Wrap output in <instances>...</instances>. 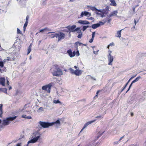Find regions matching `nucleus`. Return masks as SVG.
Returning <instances> with one entry per match:
<instances>
[{"instance_id":"f257e3e1","label":"nucleus","mask_w":146,"mask_h":146,"mask_svg":"<svg viewBox=\"0 0 146 146\" xmlns=\"http://www.w3.org/2000/svg\"><path fill=\"white\" fill-rule=\"evenodd\" d=\"M39 124L42 127L44 128H48L49 126H51L54 124H56L55 127H58L60 126V121L59 120H57L55 122L51 123L40 121L39 122Z\"/></svg>"},{"instance_id":"f03ea898","label":"nucleus","mask_w":146,"mask_h":146,"mask_svg":"<svg viewBox=\"0 0 146 146\" xmlns=\"http://www.w3.org/2000/svg\"><path fill=\"white\" fill-rule=\"evenodd\" d=\"M50 71L53 76H59L62 75L63 72L57 66H54L50 69Z\"/></svg>"},{"instance_id":"7ed1b4c3","label":"nucleus","mask_w":146,"mask_h":146,"mask_svg":"<svg viewBox=\"0 0 146 146\" xmlns=\"http://www.w3.org/2000/svg\"><path fill=\"white\" fill-rule=\"evenodd\" d=\"M117 13L118 11L117 10L111 12L109 15L105 18L104 20H102V21H101V25H104L106 22L108 23H110L111 20V19L110 18L113 16H117Z\"/></svg>"},{"instance_id":"20e7f679","label":"nucleus","mask_w":146,"mask_h":146,"mask_svg":"<svg viewBox=\"0 0 146 146\" xmlns=\"http://www.w3.org/2000/svg\"><path fill=\"white\" fill-rule=\"evenodd\" d=\"M17 117V116H15L13 117H10L7 118L5 119H4L3 120L2 123V125L5 126L8 125L10 123V121H13Z\"/></svg>"},{"instance_id":"39448f33","label":"nucleus","mask_w":146,"mask_h":146,"mask_svg":"<svg viewBox=\"0 0 146 146\" xmlns=\"http://www.w3.org/2000/svg\"><path fill=\"white\" fill-rule=\"evenodd\" d=\"M40 137L39 136H36V133H33V135H32V137L33 138V139H31V140L29 141L27 143V145L26 146H27L28 144L31 143H34L36 142Z\"/></svg>"},{"instance_id":"423d86ee","label":"nucleus","mask_w":146,"mask_h":146,"mask_svg":"<svg viewBox=\"0 0 146 146\" xmlns=\"http://www.w3.org/2000/svg\"><path fill=\"white\" fill-rule=\"evenodd\" d=\"M109 7L106 6V8L102 10H101V17H103L106 16L109 13Z\"/></svg>"},{"instance_id":"0eeeda50","label":"nucleus","mask_w":146,"mask_h":146,"mask_svg":"<svg viewBox=\"0 0 146 146\" xmlns=\"http://www.w3.org/2000/svg\"><path fill=\"white\" fill-rule=\"evenodd\" d=\"M69 70L72 74H74L76 76H79L81 75L82 72L81 70H80L79 68L74 70L72 68H70Z\"/></svg>"},{"instance_id":"6e6552de","label":"nucleus","mask_w":146,"mask_h":146,"mask_svg":"<svg viewBox=\"0 0 146 146\" xmlns=\"http://www.w3.org/2000/svg\"><path fill=\"white\" fill-rule=\"evenodd\" d=\"M65 37V34L63 33L59 32L58 33H56V38H58V42L64 39Z\"/></svg>"},{"instance_id":"1a4fd4ad","label":"nucleus","mask_w":146,"mask_h":146,"mask_svg":"<svg viewBox=\"0 0 146 146\" xmlns=\"http://www.w3.org/2000/svg\"><path fill=\"white\" fill-rule=\"evenodd\" d=\"M52 85L51 84H49L48 85H46L42 86V89L43 90H45L48 93H50V89Z\"/></svg>"},{"instance_id":"9d476101","label":"nucleus","mask_w":146,"mask_h":146,"mask_svg":"<svg viewBox=\"0 0 146 146\" xmlns=\"http://www.w3.org/2000/svg\"><path fill=\"white\" fill-rule=\"evenodd\" d=\"M91 15V13L86 11H84L82 12L80 17L79 18H81L84 16H86L88 17H90Z\"/></svg>"},{"instance_id":"9b49d317","label":"nucleus","mask_w":146,"mask_h":146,"mask_svg":"<svg viewBox=\"0 0 146 146\" xmlns=\"http://www.w3.org/2000/svg\"><path fill=\"white\" fill-rule=\"evenodd\" d=\"M97 120L96 119H94L92 121H89L86 123L84 125V127L82 128L80 132H82L86 127L88 125H89L94 122L96 120Z\"/></svg>"},{"instance_id":"f8f14e48","label":"nucleus","mask_w":146,"mask_h":146,"mask_svg":"<svg viewBox=\"0 0 146 146\" xmlns=\"http://www.w3.org/2000/svg\"><path fill=\"white\" fill-rule=\"evenodd\" d=\"M108 58L109 61V63H108L109 65H112V62L113 60V56H108Z\"/></svg>"},{"instance_id":"ddd939ff","label":"nucleus","mask_w":146,"mask_h":146,"mask_svg":"<svg viewBox=\"0 0 146 146\" xmlns=\"http://www.w3.org/2000/svg\"><path fill=\"white\" fill-rule=\"evenodd\" d=\"M78 23L82 25H88L90 24L89 21L86 20H79Z\"/></svg>"},{"instance_id":"4468645a","label":"nucleus","mask_w":146,"mask_h":146,"mask_svg":"<svg viewBox=\"0 0 146 146\" xmlns=\"http://www.w3.org/2000/svg\"><path fill=\"white\" fill-rule=\"evenodd\" d=\"M87 7L89 8L90 9L93 11H98L99 12H100V9H98L95 7H91L89 6H88Z\"/></svg>"},{"instance_id":"2eb2a0df","label":"nucleus","mask_w":146,"mask_h":146,"mask_svg":"<svg viewBox=\"0 0 146 146\" xmlns=\"http://www.w3.org/2000/svg\"><path fill=\"white\" fill-rule=\"evenodd\" d=\"M100 23V22H99V23L93 24L91 27L93 29H95L100 26V24L99 23Z\"/></svg>"},{"instance_id":"dca6fc26","label":"nucleus","mask_w":146,"mask_h":146,"mask_svg":"<svg viewBox=\"0 0 146 146\" xmlns=\"http://www.w3.org/2000/svg\"><path fill=\"white\" fill-rule=\"evenodd\" d=\"M5 80L4 78H0V83L3 86H5Z\"/></svg>"},{"instance_id":"f3484780","label":"nucleus","mask_w":146,"mask_h":146,"mask_svg":"<svg viewBox=\"0 0 146 146\" xmlns=\"http://www.w3.org/2000/svg\"><path fill=\"white\" fill-rule=\"evenodd\" d=\"M110 1L111 3L110 4V5L115 7L116 6L117 4L115 0H110Z\"/></svg>"},{"instance_id":"a211bd4d","label":"nucleus","mask_w":146,"mask_h":146,"mask_svg":"<svg viewBox=\"0 0 146 146\" xmlns=\"http://www.w3.org/2000/svg\"><path fill=\"white\" fill-rule=\"evenodd\" d=\"M95 32H93L92 33V38L90 40H89V42L90 43H92L93 42L94 36H95Z\"/></svg>"},{"instance_id":"6ab92c4d","label":"nucleus","mask_w":146,"mask_h":146,"mask_svg":"<svg viewBox=\"0 0 146 146\" xmlns=\"http://www.w3.org/2000/svg\"><path fill=\"white\" fill-rule=\"evenodd\" d=\"M122 30V29L121 30H120V31H117V35H116V37H119V38H120L121 37V31Z\"/></svg>"},{"instance_id":"aec40b11","label":"nucleus","mask_w":146,"mask_h":146,"mask_svg":"<svg viewBox=\"0 0 146 146\" xmlns=\"http://www.w3.org/2000/svg\"><path fill=\"white\" fill-rule=\"evenodd\" d=\"M51 31V29H49L47 28H45L40 30L39 31V32H42L43 31Z\"/></svg>"},{"instance_id":"412c9836","label":"nucleus","mask_w":146,"mask_h":146,"mask_svg":"<svg viewBox=\"0 0 146 146\" xmlns=\"http://www.w3.org/2000/svg\"><path fill=\"white\" fill-rule=\"evenodd\" d=\"M91 27L89 25L87 26H82V30L83 31H84L86 29L88 28Z\"/></svg>"},{"instance_id":"4be33fe9","label":"nucleus","mask_w":146,"mask_h":146,"mask_svg":"<svg viewBox=\"0 0 146 146\" xmlns=\"http://www.w3.org/2000/svg\"><path fill=\"white\" fill-rule=\"evenodd\" d=\"M31 44L28 48L27 55H28L30 52L31 50Z\"/></svg>"},{"instance_id":"5701e85b","label":"nucleus","mask_w":146,"mask_h":146,"mask_svg":"<svg viewBox=\"0 0 146 146\" xmlns=\"http://www.w3.org/2000/svg\"><path fill=\"white\" fill-rule=\"evenodd\" d=\"M67 52L69 54V55L71 57L74 56V55L73 56L72 55V52L71 50H68L67 51Z\"/></svg>"},{"instance_id":"b1692460","label":"nucleus","mask_w":146,"mask_h":146,"mask_svg":"<svg viewBox=\"0 0 146 146\" xmlns=\"http://www.w3.org/2000/svg\"><path fill=\"white\" fill-rule=\"evenodd\" d=\"M56 33L54 34H52L49 35V36L50 38H53L54 37H56Z\"/></svg>"},{"instance_id":"393cba45","label":"nucleus","mask_w":146,"mask_h":146,"mask_svg":"<svg viewBox=\"0 0 146 146\" xmlns=\"http://www.w3.org/2000/svg\"><path fill=\"white\" fill-rule=\"evenodd\" d=\"M53 102L54 103L56 104L59 103L60 104H62L61 102L60 101H59V100H54L53 101Z\"/></svg>"},{"instance_id":"a878e982","label":"nucleus","mask_w":146,"mask_h":146,"mask_svg":"<svg viewBox=\"0 0 146 146\" xmlns=\"http://www.w3.org/2000/svg\"><path fill=\"white\" fill-rule=\"evenodd\" d=\"M140 78V76L138 77H137L136 78L135 80H134L132 81V83H135L136 82L138 81Z\"/></svg>"},{"instance_id":"bb28decb","label":"nucleus","mask_w":146,"mask_h":146,"mask_svg":"<svg viewBox=\"0 0 146 146\" xmlns=\"http://www.w3.org/2000/svg\"><path fill=\"white\" fill-rule=\"evenodd\" d=\"M27 25H28L27 22V21L26 22L24 25V27H23V30H24V31H25V30L26 29V27L27 26Z\"/></svg>"},{"instance_id":"cd10ccee","label":"nucleus","mask_w":146,"mask_h":146,"mask_svg":"<svg viewBox=\"0 0 146 146\" xmlns=\"http://www.w3.org/2000/svg\"><path fill=\"white\" fill-rule=\"evenodd\" d=\"M44 111L43 108L42 107H40L37 110V111L38 112H40L42 111Z\"/></svg>"},{"instance_id":"c85d7f7f","label":"nucleus","mask_w":146,"mask_h":146,"mask_svg":"<svg viewBox=\"0 0 146 146\" xmlns=\"http://www.w3.org/2000/svg\"><path fill=\"white\" fill-rule=\"evenodd\" d=\"M100 90H98L97 91V92H96V95L94 97V99H96V98H98V94L100 92Z\"/></svg>"},{"instance_id":"c756f323","label":"nucleus","mask_w":146,"mask_h":146,"mask_svg":"<svg viewBox=\"0 0 146 146\" xmlns=\"http://www.w3.org/2000/svg\"><path fill=\"white\" fill-rule=\"evenodd\" d=\"M139 21V19H137V21H136L135 19H134V23H135V25H134V28H135V26L136 23L138 22Z\"/></svg>"},{"instance_id":"7c9ffc66","label":"nucleus","mask_w":146,"mask_h":146,"mask_svg":"<svg viewBox=\"0 0 146 146\" xmlns=\"http://www.w3.org/2000/svg\"><path fill=\"white\" fill-rule=\"evenodd\" d=\"M76 27V26L75 25H73L71 26L70 28V29L72 30H74Z\"/></svg>"},{"instance_id":"2f4dec72","label":"nucleus","mask_w":146,"mask_h":146,"mask_svg":"<svg viewBox=\"0 0 146 146\" xmlns=\"http://www.w3.org/2000/svg\"><path fill=\"white\" fill-rule=\"evenodd\" d=\"M66 28L67 29H68L67 31H66V32H68L70 29L71 27L70 26H68L67 27H66Z\"/></svg>"},{"instance_id":"473e14b6","label":"nucleus","mask_w":146,"mask_h":146,"mask_svg":"<svg viewBox=\"0 0 146 146\" xmlns=\"http://www.w3.org/2000/svg\"><path fill=\"white\" fill-rule=\"evenodd\" d=\"M17 34H21V33H22L21 32V31L20 30V29L18 28H17Z\"/></svg>"},{"instance_id":"72a5a7b5","label":"nucleus","mask_w":146,"mask_h":146,"mask_svg":"<svg viewBox=\"0 0 146 146\" xmlns=\"http://www.w3.org/2000/svg\"><path fill=\"white\" fill-rule=\"evenodd\" d=\"M4 66L3 62H2L0 61V66L1 67H3Z\"/></svg>"},{"instance_id":"f704fd0d","label":"nucleus","mask_w":146,"mask_h":146,"mask_svg":"<svg viewBox=\"0 0 146 146\" xmlns=\"http://www.w3.org/2000/svg\"><path fill=\"white\" fill-rule=\"evenodd\" d=\"M80 28L78 27V28H77L76 29L72 31H72V32L77 31H78V30H80Z\"/></svg>"},{"instance_id":"c9c22d12","label":"nucleus","mask_w":146,"mask_h":146,"mask_svg":"<svg viewBox=\"0 0 146 146\" xmlns=\"http://www.w3.org/2000/svg\"><path fill=\"white\" fill-rule=\"evenodd\" d=\"M82 35V33L79 34L78 36L77 37L78 38H81Z\"/></svg>"},{"instance_id":"e433bc0d","label":"nucleus","mask_w":146,"mask_h":146,"mask_svg":"<svg viewBox=\"0 0 146 146\" xmlns=\"http://www.w3.org/2000/svg\"><path fill=\"white\" fill-rule=\"evenodd\" d=\"M3 104H0V111H3L2 110Z\"/></svg>"},{"instance_id":"4c0bfd02","label":"nucleus","mask_w":146,"mask_h":146,"mask_svg":"<svg viewBox=\"0 0 146 146\" xmlns=\"http://www.w3.org/2000/svg\"><path fill=\"white\" fill-rule=\"evenodd\" d=\"M133 83H132V82L131 83V84H130V85L129 86V87L128 88V90H127V91L126 92V93H127L130 89V88H131V86H132L133 84Z\"/></svg>"},{"instance_id":"58836bf2","label":"nucleus","mask_w":146,"mask_h":146,"mask_svg":"<svg viewBox=\"0 0 146 146\" xmlns=\"http://www.w3.org/2000/svg\"><path fill=\"white\" fill-rule=\"evenodd\" d=\"M75 44H76V45H80L81 44H82V43H80L79 42H76L75 43Z\"/></svg>"},{"instance_id":"ea45409f","label":"nucleus","mask_w":146,"mask_h":146,"mask_svg":"<svg viewBox=\"0 0 146 146\" xmlns=\"http://www.w3.org/2000/svg\"><path fill=\"white\" fill-rule=\"evenodd\" d=\"M26 115H27L26 114H24L22 115L21 117L23 118H26Z\"/></svg>"},{"instance_id":"a19ab883","label":"nucleus","mask_w":146,"mask_h":146,"mask_svg":"<svg viewBox=\"0 0 146 146\" xmlns=\"http://www.w3.org/2000/svg\"><path fill=\"white\" fill-rule=\"evenodd\" d=\"M126 87V86H125L121 90V92H122L124 90L125 88Z\"/></svg>"},{"instance_id":"79ce46f5","label":"nucleus","mask_w":146,"mask_h":146,"mask_svg":"<svg viewBox=\"0 0 146 146\" xmlns=\"http://www.w3.org/2000/svg\"><path fill=\"white\" fill-rule=\"evenodd\" d=\"M126 87V86H125L121 90V92H122L124 90L125 88Z\"/></svg>"},{"instance_id":"37998d69","label":"nucleus","mask_w":146,"mask_h":146,"mask_svg":"<svg viewBox=\"0 0 146 146\" xmlns=\"http://www.w3.org/2000/svg\"><path fill=\"white\" fill-rule=\"evenodd\" d=\"M111 51L110 50H109L108 53L109 54L108 56H111Z\"/></svg>"},{"instance_id":"c03bdc74","label":"nucleus","mask_w":146,"mask_h":146,"mask_svg":"<svg viewBox=\"0 0 146 146\" xmlns=\"http://www.w3.org/2000/svg\"><path fill=\"white\" fill-rule=\"evenodd\" d=\"M3 111H0V117H2V114H3Z\"/></svg>"},{"instance_id":"a18cd8bd","label":"nucleus","mask_w":146,"mask_h":146,"mask_svg":"<svg viewBox=\"0 0 146 146\" xmlns=\"http://www.w3.org/2000/svg\"><path fill=\"white\" fill-rule=\"evenodd\" d=\"M114 44L113 42H112L110 44V45L111 46H114Z\"/></svg>"},{"instance_id":"49530a36","label":"nucleus","mask_w":146,"mask_h":146,"mask_svg":"<svg viewBox=\"0 0 146 146\" xmlns=\"http://www.w3.org/2000/svg\"><path fill=\"white\" fill-rule=\"evenodd\" d=\"M31 117L30 116H28L26 118L29 119H31Z\"/></svg>"},{"instance_id":"de8ad7c7","label":"nucleus","mask_w":146,"mask_h":146,"mask_svg":"<svg viewBox=\"0 0 146 146\" xmlns=\"http://www.w3.org/2000/svg\"><path fill=\"white\" fill-rule=\"evenodd\" d=\"M137 75V74H136L135 75V76H132L130 78V79L131 80L132 78H134Z\"/></svg>"},{"instance_id":"09e8293b","label":"nucleus","mask_w":146,"mask_h":146,"mask_svg":"<svg viewBox=\"0 0 146 146\" xmlns=\"http://www.w3.org/2000/svg\"><path fill=\"white\" fill-rule=\"evenodd\" d=\"M78 31L77 32L79 34L81 33H82L80 30H78V31Z\"/></svg>"},{"instance_id":"8fccbe9b","label":"nucleus","mask_w":146,"mask_h":146,"mask_svg":"<svg viewBox=\"0 0 146 146\" xmlns=\"http://www.w3.org/2000/svg\"><path fill=\"white\" fill-rule=\"evenodd\" d=\"M125 135H124L122 137H121L120 138V139H119V141H121L123 138H124V136Z\"/></svg>"},{"instance_id":"3c124183","label":"nucleus","mask_w":146,"mask_h":146,"mask_svg":"<svg viewBox=\"0 0 146 146\" xmlns=\"http://www.w3.org/2000/svg\"><path fill=\"white\" fill-rule=\"evenodd\" d=\"M99 51V50H98L97 51H94V54H97V52Z\"/></svg>"},{"instance_id":"603ef678","label":"nucleus","mask_w":146,"mask_h":146,"mask_svg":"<svg viewBox=\"0 0 146 146\" xmlns=\"http://www.w3.org/2000/svg\"><path fill=\"white\" fill-rule=\"evenodd\" d=\"M5 92L6 94H7V89L6 88H5Z\"/></svg>"},{"instance_id":"864d4df0","label":"nucleus","mask_w":146,"mask_h":146,"mask_svg":"<svg viewBox=\"0 0 146 146\" xmlns=\"http://www.w3.org/2000/svg\"><path fill=\"white\" fill-rule=\"evenodd\" d=\"M30 113V112L29 111H25V113Z\"/></svg>"},{"instance_id":"5fc2aeb1","label":"nucleus","mask_w":146,"mask_h":146,"mask_svg":"<svg viewBox=\"0 0 146 146\" xmlns=\"http://www.w3.org/2000/svg\"><path fill=\"white\" fill-rule=\"evenodd\" d=\"M28 19L27 17L26 18V22L27 21V23H28Z\"/></svg>"},{"instance_id":"6e6d98bb","label":"nucleus","mask_w":146,"mask_h":146,"mask_svg":"<svg viewBox=\"0 0 146 146\" xmlns=\"http://www.w3.org/2000/svg\"><path fill=\"white\" fill-rule=\"evenodd\" d=\"M89 19L91 20H93V19H94V18L91 17H90Z\"/></svg>"},{"instance_id":"4d7b16f0","label":"nucleus","mask_w":146,"mask_h":146,"mask_svg":"<svg viewBox=\"0 0 146 146\" xmlns=\"http://www.w3.org/2000/svg\"><path fill=\"white\" fill-rule=\"evenodd\" d=\"M46 1H44V0H43V2L42 3V4H45V2Z\"/></svg>"},{"instance_id":"13d9d810","label":"nucleus","mask_w":146,"mask_h":146,"mask_svg":"<svg viewBox=\"0 0 146 146\" xmlns=\"http://www.w3.org/2000/svg\"><path fill=\"white\" fill-rule=\"evenodd\" d=\"M10 58L9 57H8L7 58V60H9V59Z\"/></svg>"},{"instance_id":"bf43d9fd","label":"nucleus","mask_w":146,"mask_h":146,"mask_svg":"<svg viewBox=\"0 0 146 146\" xmlns=\"http://www.w3.org/2000/svg\"><path fill=\"white\" fill-rule=\"evenodd\" d=\"M131 116H133V113L132 112L131 113Z\"/></svg>"},{"instance_id":"052dcab7","label":"nucleus","mask_w":146,"mask_h":146,"mask_svg":"<svg viewBox=\"0 0 146 146\" xmlns=\"http://www.w3.org/2000/svg\"><path fill=\"white\" fill-rule=\"evenodd\" d=\"M7 84L8 85H9V82L8 80H7Z\"/></svg>"},{"instance_id":"680f3d73","label":"nucleus","mask_w":146,"mask_h":146,"mask_svg":"<svg viewBox=\"0 0 146 146\" xmlns=\"http://www.w3.org/2000/svg\"><path fill=\"white\" fill-rule=\"evenodd\" d=\"M91 78H92V79H93V80H96V79H95V78H93V77H91Z\"/></svg>"},{"instance_id":"e2e57ef3","label":"nucleus","mask_w":146,"mask_h":146,"mask_svg":"<svg viewBox=\"0 0 146 146\" xmlns=\"http://www.w3.org/2000/svg\"><path fill=\"white\" fill-rule=\"evenodd\" d=\"M78 68V67H77L76 66H74V68H75V69H76V68Z\"/></svg>"},{"instance_id":"0e129e2a","label":"nucleus","mask_w":146,"mask_h":146,"mask_svg":"<svg viewBox=\"0 0 146 146\" xmlns=\"http://www.w3.org/2000/svg\"><path fill=\"white\" fill-rule=\"evenodd\" d=\"M12 88L11 86H10L9 87V90H10Z\"/></svg>"},{"instance_id":"69168bd1","label":"nucleus","mask_w":146,"mask_h":146,"mask_svg":"<svg viewBox=\"0 0 146 146\" xmlns=\"http://www.w3.org/2000/svg\"><path fill=\"white\" fill-rule=\"evenodd\" d=\"M54 33V32H49L48 33L49 34V33Z\"/></svg>"},{"instance_id":"338daca9","label":"nucleus","mask_w":146,"mask_h":146,"mask_svg":"<svg viewBox=\"0 0 146 146\" xmlns=\"http://www.w3.org/2000/svg\"><path fill=\"white\" fill-rule=\"evenodd\" d=\"M128 82H127V83H126V84H125V86H127V85H128Z\"/></svg>"},{"instance_id":"774afa93","label":"nucleus","mask_w":146,"mask_h":146,"mask_svg":"<svg viewBox=\"0 0 146 146\" xmlns=\"http://www.w3.org/2000/svg\"><path fill=\"white\" fill-rule=\"evenodd\" d=\"M110 44L108 46H107V48H109V47H110Z\"/></svg>"}]
</instances>
